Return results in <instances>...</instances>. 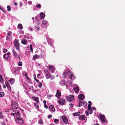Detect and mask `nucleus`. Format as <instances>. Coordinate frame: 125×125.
I'll return each mask as SVG.
<instances>
[{"instance_id": "obj_1", "label": "nucleus", "mask_w": 125, "mask_h": 125, "mask_svg": "<svg viewBox=\"0 0 125 125\" xmlns=\"http://www.w3.org/2000/svg\"><path fill=\"white\" fill-rule=\"evenodd\" d=\"M11 105L12 106V110L13 112L15 111L16 110L18 109L17 107L18 105V104L16 103L11 102Z\"/></svg>"}, {"instance_id": "obj_2", "label": "nucleus", "mask_w": 125, "mask_h": 125, "mask_svg": "<svg viewBox=\"0 0 125 125\" xmlns=\"http://www.w3.org/2000/svg\"><path fill=\"white\" fill-rule=\"evenodd\" d=\"M98 118L100 119L101 122L102 123H105L106 120L104 115L99 114L98 115Z\"/></svg>"}, {"instance_id": "obj_3", "label": "nucleus", "mask_w": 125, "mask_h": 125, "mask_svg": "<svg viewBox=\"0 0 125 125\" xmlns=\"http://www.w3.org/2000/svg\"><path fill=\"white\" fill-rule=\"evenodd\" d=\"M15 121L17 123L21 124L23 123L24 122V120L21 117H17V118H15Z\"/></svg>"}, {"instance_id": "obj_4", "label": "nucleus", "mask_w": 125, "mask_h": 125, "mask_svg": "<svg viewBox=\"0 0 125 125\" xmlns=\"http://www.w3.org/2000/svg\"><path fill=\"white\" fill-rule=\"evenodd\" d=\"M12 38V33L10 31H9L7 33V35L6 40L9 41Z\"/></svg>"}, {"instance_id": "obj_5", "label": "nucleus", "mask_w": 125, "mask_h": 125, "mask_svg": "<svg viewBox=\"0 0 125 125\" xmlns=\"http://www.w3.org/2000/svg\"><path fill=\"white\" fill-rule=\"evenodd\" d=\"M11 114L12 115L14 116V117H15V115L16 116L15 118H17V117H20V114L18 110L16 111L15 113H11Z\"/></svg>"}, {"instance_id": "obj_6", "label": "nucleus", "mask_w": 125, "mask_h": 125, "mask_svg": "<svg viewBox=\"0 0 125 125\" xmlns=\"http://www.w3.org/2000/svg\"><path fill=\"white\" fill-rule=\"evenodd\" d=\"M58 102L60 105H63L65 103L66 100L64 99L59 98L58 100Z\"/></svg>"}, {"instance_id": "obj_7", "label": "nucleus", "mask_w": 125, "mask_h": 125, "mask_svg": "<svg viewBox=\"0 0 125 125\" xmlns=\"http://www.w3.org/2000/svg\"><path fill=\"white\" fill-rule=\"evenodd\" d=\"M74 98V97L72 95H69L66 97V99L69 102H71L73 100Z\"/></svg>"}, {"instance_id": "obj_8", "label": "nucleus", "mask_w": 125, "mask_h": 125, "mask_svg": "<svg viewBox=\"0 0 125 125\" xmlns=\"http://www.w3.org/2000/svg\"><path fill=\"white\" fill-rule=\"evenodd\" d=\"M71 72L67 70H65L63 72V74L64 76H68L71 75Z\"/></svg>"}, {"instance_id": "obj_9", "label": "nucleus", "mask_w": 125, "mask_h": 125, "mask_svg": "<svg viewBox=\"0 0 125 125\" xmlns=\"http://www.w3.org/2000/svg\"><path fill=\"white\" fill-rule=\"evenodd\" d=\"M10 53L9 52H8L7 54H4V58L6 60L9 59L10 57Z\"/></svg>"}, {"instance_id": "obj_10", "label": "nucleus", "mask_w": 125, "mask_h": 125, "mask_svg": "<svg viewBox=\"0 0 125 125\" xmlns=\"http://www.w3.org/2000/svg\"><path fill=\"white\" fill-rule=\"evenodd\" d=\"M55 96L58 98H60L61 96V92L58 90H57V92L55 94Z\"/></svg>"}, {"instance_id": "obj_11", "label": "nucleus", "mask_w": 125, "mask_h": 125, "mask_svg": "<svg viewBox=\"0 0 125 125\" xmlns=\"http://www.w3.org/2000/svg\"><path fill=\"white\" fill-rule=\"evenodd\" d=\"M62 118L63 120L64 123L65 124H67L68 121L67 118L64 115L62 116Z\"/></svg>"}, {"instance_id": "obj_12", "label": "nucleus", "mask_w": 125, "mask_h": 125, "mask_svg": "<svg viewBox=\"0 0 125 125\" xmlns=\"http://www.w3.org/2000/svg\"><path fill=\"white\" fill-rule=\"evenodd\" d=\"M5 83L8 89L10 91H11V89L10 85L9 84L8 82L6 80L5 81Z\"/></svg>"}, {"instance_id": "obj_13", "label": "nucleus", "mask_w": 125, "mask_h": 125, "mask_svg": "<svg viewBox=\"0 0 125 125\" xmlns=\"http://www.w3.org/2000/svg\"><path fill=\"white\" fill-rule=\"evenodd\" d=\"M49 68L50 70L52 73H53L54 71V68L52 65H49Z\"/></svg>"}, {"instance_id": "obj_14", "label": "nucleus", "mask_w": 125, "mask_h": 125, "mask_svg": "<svg viewBox=\"0 0 125 125\" xmlns=\"http://www.w3.org/2000/svg\"><path fill=\"white\" fill-rule=\"evenodd\" d=\"M60 83L62 85V86H64L66 85V81L63 80H62L60 82Z\"/></svg>"}, {"instance_id": "obj_15", "label": "nucleus", "mask_w": 125, "mask_h": 125, "mask_svg": "<svg viewBox=\"0 0 125 125\" xmlns=\"http://www.w3.org/2000/svg\"><path fill=\"white\" fill-rule=\"evenodd\" d=\"M79 117L80 120H85L86 117L84 115H80Z\"/></svg>"}, {"instance_id": "obj_16", "label": "nucleus", "mask_w": 125, "mask_h": 125, "mask_svg": "<svg viewBox=\"0 0 125 125\" xmlns=\"http://www.w3.org/2000/svg\"><path fill=\"white\" fill-rule=\"evenodd\" d=\"M78 98L81 100H83L84 98V96L83 94H81L78 96Z\"/></svg>"}, {"instance_id": "obj_17", "label": "nucleus", "mask_w": 125, "mask_h": 125, "mask_svg": "<svg viewBox=\"0 0 125 125\" xmlns=\"http://www.w3.org/2000/svg\"><path fill=\"white\" fill-rule=\"evenodd\" d=\"M45 16L44 13L42 12H41L40 15V18L41 19H43L44 18Z\"/></svg>"}, {"instance_id": "obj_18", "label": "nucleus", "mask_w": 125, "mask_h": 125, "mask_svg": "<svg viewBox=\"0 0 125 125\" xmlns=\"http://www.w3.org/2000/svg\"><path fill=\"white\" fill-rule=\"evenodd\" d=\"M8 81L11 84H13L14 82V79L13 78H11L10 80H8Z\"/></svg>"}, {"instance_id": "obj_19", "label": "nucleus", "mask_w": 125, "mask_h": 125, "mask_svg": "<svg viewBox=\"0 0 125 125\" xmlns=\"http://www.w3.org/2000/svg\"><path fill=\"white\" fill-rule=\"evenodd\" d=\"M89 104L88 105V110H91V105H92V103L91 102L89 101H88Z\"/></svg>"}, {"instance_id": "obj_20", "label": "nucleus", "mask_w": 125, "mask_h": 125, "mask_svg": "<svg viewBox=\"0 0 125 125\" xmlns=\"http://www.w3.org/2000/svg\"><path fill=\"white\" fill-rule=\"evenodd\" d=\"M49 108L52 111H55V109L53 105H51L49 106Z\"/></svg>"}, {"instance_id": "obj_21", "label": "nucleus", "mask_w": 125, "mask_h": 125, "mask_svg": "<svg viewBox=\"0 0 125 125\" xmlns=\"http://www.w3.org/2000/svg\"><path fill=\"white\" fill-rule=\"evenodd\" d=\"M45 74L46 75V77L47 79H48L50 77V74L49 72L46 73Z\"/></svg>"}, {"instance_id": "obj_22", "label": "nucleus", "mask_w": 125, "mask_h": 125, "mask_svg": "<svg viewBox=\"0 0 125 125\" xmlns=\"http://www.w3.org/2000/svg\"><path fill=\"white\" fill-rule=\"evenodd\" d=\"M32 98L35 101L38 102V103L39 102V101H38L39 98L38 97H35L33 96Z\"/></svg>"}, {"instance_id": "obj_23", "label": "nucleus", "mask_w": 125, "mask_h": 125, "mask_svg": "<svg viewBox=\"0 0 125 125\" xmlns=\"http://www.w3.org/2000/svg\"><path fill=\"white\" fill-rule=\"evenodd\" d=\"M18 28L20 30H21L23 28V27L21 24L19 23L18 24Z\"/></svg>"}, {"instance_id": "obj_24", "label": "nucleus", "mask_w": 125, "mask_h": 125, "mask_svg": "<svg viewBox=\"0 0 125 125\" xmlns=\"http://www.w3.org/2000/svg\"><path fill=\"white\" fill-rule=\"evenodd\" d=\"M27 41L25 39H23L21 41V42L23 44H25L27 42Z\"/></svg>"}, {"instance_id": "obj_25", "label": "nucleus", "mask_w": 125, "mask_h": 125, "mask_svg": "<svg viewBox=\"0 0 125 125\" xmlns=\"http://www.w3.org/2000/svg\"><path fill=\"white\" fill-rule=\"evenodd\" d=\"M80 114V113L79 112H78L77 113H73V115L74 116H79Z\"/></svg>"}, {"instance_id": "obj_26", "label": "nucleus", "mask_w": 125, "mask_h": 125, "mask_svg": "<svg viewBox=\"0 0 125 125\" xmlns=\"http://www.w3.org/2000/svg\"><path fill=\"white\" fill-rule=\"evenodd\" d=\"M34 105L35 108L37 109L38 108H39V106L38 105V104L37 102H35L34 103Z\"/></svg>"}, {"instance_id": "obj_27", "label": "nucleus", "mask_w": 125, "mask_h": 125, "mask_svg": "<svg viewBox=\"0 0 125 125\" xmlns=\"http://www.w3.org/2000/svg\"><path fill=\"white\" fill-rule=\"evenodd\" d=\"M74 90L76 93L78 92L79 91V89L78 87H76L74 88Z\"/></svg>"}, {"instance_id": "obj_28", "label": "nucleus", "mask_w": 125, "mask_h": 125, "mask_svg": "<svg viewBox=\"0 0 125 125\" xmlns=\"http://www.w3.org/2000/svg\"><path fill=\"white\" fill-rule=\"evenodd\" d=\"M39 56L37 54H36L33 57V59L34 60H35L36 59V58H39Z\"/></svg>"}, {"instance_id": "obj_29", "label": "nucleus", "mask_w": 125, "mask_h": 125, "mask_svg": "<svg viewBox=\"0 0 125 125\" xmlns=\"http://www.w3.org/2000/svg\"><path fill=\"white\" fill-rule=\"evenodd\" d=\"M0 82L2 83H4L2 76L1 75H0Z\"/></svg>"}, {"instance_id": "obj_30", "label": "nucleus", "mask_w": 125, "mask_h": 125, "mask_svg": "<svg viewBox=\"0 0 125 125\" xmlns=\"http://www.w3.org/2000/svg\"><path fill=\"white\" fill-rule=\"evenodd\" d=\"M47 21L44 20H43L42 21V24L45 25H46L47 24Z\"/></svg>"}, {"instance_id": "obj_31", "label": "nucleus", "mask_w": 125, "mask_h": 125, "mask_svg": "<svg viewBox=\"0 0 125 125\" xmlns=\"http://www.w3.org/2000/svg\"><path fill=\"white\" fill-rule=\"evenodd\" d=\"M19 40L17 39H15V42L14 43V44H16V45H17V44H18L19 45H20L19 43Z\"/></svg>"}, {"instance_id": "obj_32", "label": "nucleus", "mask_w": 125, "mask_h": 125, "mask_svg": "<svg viewBox=\"0 0 125 125\" xmlns=\"http://www.w3.org/2000/svg\"><path fill=\"white\" fill-rule=\"evenodd\" d=\"M19 45H19L18 44H17V45H16V44H14V46L16 48V49L18 50H19L20 49L19 47Z\"/></svg>"}, {"instance_id": "obj_33", "label": "nucleus", "mask_w": 125, "mask_h": 125, "mask_svg": "<svg viewBox=\"0 0 125 125\" xmlns=\"http://www.w3.org/2000/svg\"><path fill=\"white\" fill-rule=\"evenodd\" d=\"M71 75L70 76V78L72 79V80H74V79L75 76V75H73V74H71Z\"/></svg>"}, {"instance_id": "obj_34", "label": "nucleus", "mask_w": 125, "mask_h": 125, "mask_svg": "<svg viewBox=\"0 0 125 125\" xmlns=\"http://www.w3.org/2000/svg\"><path fill=\"white\" fill-rule=\"evenodd\" d=\"M38 123L40 125H42L43 124V122L42 119H41L38 121Z\"/></svg>"}, {"instance_id": "obj_35", "label": "nucleus", "mask_w": 125, "mask_h": 125, "mask_svg": "<svg viewBox=\"0 0 125 125\" xmlns=\"http://www.w3.org/2000/svg\"><path fill=\"white\" fill-rule=\"evenodd\" d=\"M4 95V93L3 92H0V97H3Z\"/></svg>"}, {"instance_id": "obj_36", "label": "nucleus", "mask_w": 125, "mask_h": 125, "mask_svg": "<svg viewBox=\"0 0 125 125\" xmlns=\"http://www.w3.org/2000/svg\"><path fill=\"white\" fill-rule=\"evenodd\" d=\"M4 116L2 115V113L1 112H0V118H3Z\"/></svg>"}, {"instance_id": "obj_37", "label": "nucleus", "mask_w": 125, "mask_h": 125, "mask_svg": "<svg viewBox=\"0 0 125 125\" xmlns=\"http://www.w3.org/2000/svg\"><path fill=\"white\" fill-rule=\"evenodd\" d=\"M59 121V120L57 119H55L54 120V122L56 124H57V123H58Z\"/></svg>"}, {"instance_id": "obj_38", "label": "nucleus", "mask_w": 125, "mask_h": 125, "mask_svg": "<svg viewBox=\"0 0 125 125\" xmlns=\"http://www.w3.org/2000/svg\"><path fill=\"white\" fill-rule=\"evenodd\" d=\"M82 101H79V107H81L82 105Z\"/></svg>"}, {"instance_id": "obj_39", "label": "nucleus", "mask_w": 125, "mask_h": 125, "mask_svg": "<svg viewBox=\"0 0 125 125\" xmlns=\"http://www.w3.org/2000/svg\"><path fill=\"white\" fill-rule=\"evenodd\" d=\"M87 104V103L85 101H84L83 103V105L84 107L86 106Z\"/></svg>"}, {"instance_id": "obj_40", "label": "nucleus", "mask_w": 125, "mask_h": 125, "mask_svg": "<svg viewBox=\"0 0 125 125\" xmlns=\"http://www.w3.org/2000/svg\"><path fill=\"white\" fill-rule=\"evenodd\" d=\"M42 83L41 82H39V85H38V87L40 88H41L42 87Z\"/></svg>"}, {"instance_id": "obj_41", "label": "nucleus", "mask_w": 125, "mask_h": 125, "mask_svg": "<svg viewBox=\"0 0 125 125\" xmlns=\"http://www.w3.org/2000/svg\"><path fill=\"white\" fill-rule=\"evenodd\" d=\"M12 52H13V53L14 56L15 57H16V56L17 55V54L16 53L15 51L14 50H12Z\"/></svg>"}, {"instance_id": "obj_42", "label": "nucleus", "mask_w": 125, "mask_h": 125, "mask_svg": "<svg viewBox=\"0 0 125 125\" xmlns=\"http://www.w3.org/2000/svg\"><path fill=\"white\" fill-rule=\"evenodd\" d=\"M7 10L8 11H10L11 10V8L9 6H7Z\"/></svg>"}, {"instance_id": "obj_43", "label": "nucleus", "mask_w": 125, "mask_h": 125, "mask_svg": "<svg viewBox=\"0 0 125 125\" xmlns=\"http://www.w3.org/2000/svg\"><path fill=\"white\" fill-rule=\"evenodd\" d=\"M30 48L31 51V52H33V48L32 47V45L31 44L30 46Z\"/></svg>"}, {"instance_id": "obj_44", "label": "nucleus", "mask_w": 125, "mask_h": 125, "mask_svg": "<svg viewBox=\"0 0 125 125\" xmlns=\"http://www.w3.org/2000/svg\"><path fill=\"white\" fill-rule=\"evenodd\" d=\"M36 7L37 8H40L41 7V6L40 4H38V5H36Z\"/></svg>"}, {"instance_id": "obj_45", "label": "nucleus", "mask_w": 125, "mask_h": 125, "mask_svg": "<svg viewBox=\"0 0 125 125\" xmlns=\"http://www.w3.org/2000/svg\"><path fill=\"white\" fill-rule=\"evenodd\" d=\"M18 65L19 66H21L22 65V63L21 62H19L18 63Z\"/></svg>"}, {"instance_id": "obj_46", "label": "nucleus", "mask_w": 125, "mask_h": 125, "mask_svg": "<svg viewBox=\"0 0 125 125\" xmlns=\"http://www.w3.org/2000/svg\"><path fill=\"white\" fill-rule=\"evenodd\" d=\"M35 28L37 30H40L39 26L38 25L35 26Z\"/></svg>"}, {"instance_id": "obj_47", "label": "nucleus", "mask_w": 125, "mask_h": 125, "mask_svg": "<svg viewBox=\"0 0 125 125\" xmlns=\"http://www.w3.org/2000/svg\"><path fill=\"white\" fill-rule=\"evenodd\" d=\"M89 111V113L90 114H92L93 113V111L92 109H91V110H88Z\"/></svg>"}, {"instance_id": "obj_48", "label": "nucleus", "mask_w": 125, "mask_h": 125, "mask_svg": "<svg viewBox=\"0 0 125 125\" xmlns=\"http://www.w3.org/2000/svg\"><path fill=\"white\" fill-rule=\"evenodd\" d=\"M8 50L7 49H4L3 50V52L4 53H5Z\"/></svg>"}, {"instance_id": "obj_49", "label": "nucleus", "mask_w": 125, "mask_h": 125, "mask_svg": "<svg viewBox=\"0 0 125 125\" xmlns=\"http://www.w3.org/2000/svg\"><path fill=\"white\" fill-rule=\"evenodd\" d=\"M85 113L86 114V115L87 116H88L89 115V114L88 112H87V111H85Z\"/></svg>"}, {"instance_id": "obj_50", "label": "nucleus", "mask_w": 125, "mask_h": 125, "mask_svg": "<svg viewBox=\"0 0 125 125\" xmlns=\"http://www.w3.org/2000/svg\"><path fill=\"white\" fill-rule=\"evenodd\" d=\"M51 79H53L54 78V77L53 76H51L50 77Z\"/></svg>"}, {"instance_id": "obj_51", "label": "nucleus", "mask_w": 125, "mask_h": 125, "mask_svg": "<svg viewBox=\"0 0 125 125\" xmlns=\"http://www.w3.org/2000/svg\"><path fill=\"white\" fill-rule=\"evenodd\" d=\"M0 9L2 10V11H4V12H5V11H4V10H4V9H2V8H1V6L0 5Z\"/></svg>"}, {"instance_id": "obj_52", "label": "nucleus", "mask_w": 125, "mask_h": 125, "mask_svg": "<svg viewBox=\"0 0 125 125\" xmlns=\"http://www.w3.org/2000/svg\"><path fill=\"white\" fill-rule=\"evenodd\" d=\"M48 118H50L52 117V115H49L48 116Z\"/></svg>"}, {"instance_id": "obj_53", "label": "nucleus", "mask_w": 125, "mask_h": 125, "mask_svg": "<svg viewBox=\"0 0 125 125\" xmlns=\"http://www.w3.org/2000/svg\"><path fill=\"white\" fill-rule=\"evenodd\" d=\"M41 75V74L40 73L38 74L37 76L38 78H39V76Z\"/></svg>"}, {"instance_id": "obj_54", "label": "nucleus", "mask_w": 125, "mask_h": 125, "mask_svg": "<svg viewBox=\"0 0 125 125\" xmlns=\"http://www.w3.org/2000/svg\"><path fill=\"white\" fill-rule=\"evenodd\" d=\"M44 107L46 109L48 108V107L47 106V105L46 104H45L44 105Z\"/></svg>"}, {"instance_id": "obj_55", "label": "nucleus", "mask_w": 125, "mask_h": 125, "mask_svg": "<svg viewBox=\"0 0 125 125\" xmlns=\"http://www.w3.org/2000/svg\"><path fill=\"white\" fill-rule=\"evenodd\" d=\"M27 79L29 81H30L31 80V79L29 78L28 76L26 77Z\"/></svg>"}, {"instance_id": "obj_56", "label": "nucleus", "mask_w": 125, "mask_h": 125, "mask_svg": "<svg viewBox=\"0 0 125 125\" xmlns=\"http://www.w3.org/2000/svg\"><path fill=\"white\" fill-rule=\"evenodd\" d=\"M37 23L38 25H39L40 23V21H38L37 22Z\"/></svg>"}, {"instance_id": "obj_57", "label": "nucleus", "mask_w": 125, "mask_h": 125, "mask_svg": "<svg viewBox=\"0 0 125 125\" xmlns=\"http://www.w3.org/2000/svg\"><path fill=\"white\" fill-rule=\"evenodd\" d=\"M69 105L72 107H73V105L72 104H69Z\"/></svg>"}, {"instance_id": "obj_58", "label": "nucleus", "mask_w": 125, "mask_h": 125, "mask_svg": "<svg viewBox=\"0 0 125 125\" xmlns=\"http://www.w3.org/2000/svg\"><path fill=\"white\" fill-rule=\"evenodd\" d=\"M43 103L44 104V105L45 104H46V101L45 100H44L43 101Z\"/></svg>"}, {"instance_id": "obj_59", "label": "nucleus", "mask_w": 125, "mask_h": 125, "mask_svg": "<svg viewBox=\"0 0 125 125\" xmlns=\"http://www.w3.org/2000/svg\"><path fill=\"white\" fill-rule=\"evenodd\" d=\"M3 87L4 88H6V86L5 84H4L3 85Z\"/></svg>"}, {"instance_id": "obj_60", "label": "nucleus", "mask_w": 125, "mask_h": 125, "mask_svg": "<svg viewBox=\"0 0 125 125\" xmlns=\"http://www.w3.org/2000/svg\"><path fill=\"white\" fill-rule=\"evenodd\" d=\"M44 72L45 73V74L47 73V72H48L46 70H45L44 71Z\"/></svg>"}, {"instance_id": "obj_61", "label": "nucleus", "mask_w": 125, "mask_h": 125, "mask_svg": "<svg viewBox=\"0 0 125 125\" xmlns=\"http://www.w3.org/2000/svg\"><path fill=\"white\" fill-rule=\"evenodd\" d=\"M14 4L15 5V6H17V3L16 2H15L14 3Z\"/></svg>"}, {"instance_id": "obj_62", "label": "nucleus", "mask_w": 125, "mask_h": 125, "mask_svg": "<svg viewBox=\"0 0 125 125\" xmlns=\"http://www.w3.org/2000/svg\"><path fill=\"white\" fill-rule=\"evenodd\" d=\"M35 81H36V82L37 83H38L39 82V81L37 79Z\"/></svg>"}, {"instance_id": "obj_63", "label": "nucleus", "mask_w": 125, "mask_h": 125, "mask_svg": "<svg viewBox=\"0 0 125 125\" xmlns=\"http://www.w3.org/2000/svg\"><path fill=\"white\" fill-rule=\"evenodd\" d=\"M28 3H29L30 4H31L32 3V2L31 1H29L28 2Z\"/></svg>"}, {"instance_id": "obj_64", "label": "nucleus", "mask_w": 125, "mask_h": 125, "mask_svg": "<svg viewBox=\"0 0 125 125\" xmlns=\"http://www.w3.org/2000/svg\"><path fill=\"white\" fill-rule=\"evenodd\" d=\"M92 109L94 110H95L96 109V108H95V107H93Z\"/></svg>"}]
</instances>
